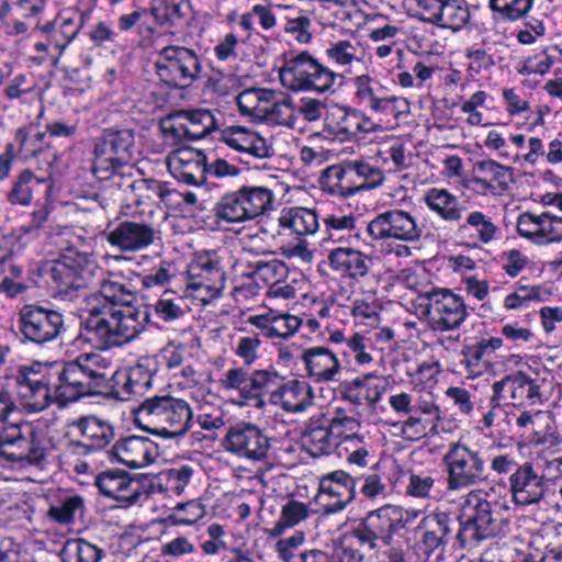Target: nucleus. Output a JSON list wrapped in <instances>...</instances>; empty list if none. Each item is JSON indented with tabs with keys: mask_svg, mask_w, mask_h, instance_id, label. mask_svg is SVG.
I'll use <instances>...</instances> for the list:
<instances>
[{
	"mask_svg": "<svg viewBox=\"0 0 562 562\" xmlns=\"http://www.w3.org/2000/svg\"><path fill=\"white\" fill-rule=\"evenodd\" d=\"M150 324L147 306L127 305L93 307L81 319L79 337L101 350L122 347L146 330Z\"/></svg>",
	"mask_w": 562,
	"mask_h": 562,
	"instance_id": "1",
	"label": "nucleus"
},
{
	"mask_svg": "<svg viewBox=\"0 0 562 562\" xmlns=\"http://www.w3.org/2000/svg\"><path fill=\"white\" fill-rule=\"evenodd\" d=\"M55 375L54 395L61 405L85 396L108 394L111 389L105 368L100 366L99 356L93 353L80 355L76 360L63 363Z\"/></svg>",
	"mask_w": 562,
	"mask_h": 562,
	"instance_id": "2",
	"label": "nucleus"
},
{
	"mask_svg": "<svg viewBox=\"0 0 562 562\" xmlns=\"http://www.w3.org/2000/svg\"><path fill=\"white\" fill-rule=\"evenodd\" d=\"M192 418L189 403L170 395L148 397L135 409V419L145 431L166 439L187 434Z\"/></svg>",
	"mask_w": 562,
	"mask_h": 562,
	"instance_id": "3",
	"label": "nucleus"
},
{
	"mask_svg": "<svg viewBox=\"0 0 562 562\" xmlns=\"http://www.w3.org/2000/svg\"><path fill=\"white\" fill-rule=\"evenodd\" d=\"M101 272L92 252L75 246L64 248L56 259L46 261L40 268L45 282L63 294H68L70 290L90 288Z\"/></svg>",
	"mask_w": 562,
	"mask_h": 562,
	"instance_id": "4",
	"label": "nucleus"
},
{
	"mask_svg": "<svg viewBox=\"0 0 562 562\" xmlns=\"http://www.w3.org/2000/svg\"><path fill=\"white\" fill-rule=\"evenodd\" d=\"M506 527L507 520L503 517L498 503L470 496L456 539L461 548L473 547L484 540L503 536Z\"/></svg>",
	"mask_w": 562,
	"mask_h": 562,
	"instance_id": "5",
	"label": "nucleus"
},
{
	"mask_svg": "<svg viewBox=\"0 0 562 562\" xmlns=\"http://www.w3.org/2000/svg\"><path fill=\"white\" fill-rule=\"evenodd\" d=\"M135 153L133 128H106L94 139L92 171L98 178L108 179L110 175L132 164Z\"/></svg>",
	"mask_w": 562,
	"mask_h": 562,
	"instance_id": "6",
	"label": "nucleus"
},
{
	"mask_svg": "<svg viewBox=\"0 0 562 562\" xmlns=\"http://www.w3.org/2000/svg\"><path fill=\"white\" fill-rule=\"evenodd\" d=\"M336 78L335 71L321 64L306 50L288 59L280 69L282 85L293 91L314 90L324 93L333 88Z\"/></svg>",
	"mask_w": 562,
	"mask_h": 562,
	"instance_id": "7",
	"label": "nucleus"
},
{
	"mask_svg": "<svg viewBox=\"0 0 562 562\" xmlns=\"http://www.w3.org/2000/svg\"><path fill=\"white\" fill-rule=\"evenodd\" d=\"M405 510L396 505L386 504L370 510L360 522L353 527L352 536L370 550L379 547L378 542L391 544L393 535L406 525Z\"/></svg>",
	"mask_w": 562,
	"mask_h": 562,
	"instance_id": "8",
	"label": "nucleus"
},
{
	"mask_svg": "<svg viewBox=\"0 0 562 562\" xmlns=\"http://www.w3.org/2000/svg\"><path fill=\"white\" fill-rule=\"evenodd\" d=\"M18 328L22 342L44 346L65 330L64 315L38 304H26L18 313Z\"/></svg>",
	"mask_w": 562,
	"mask_h": 562,
	"instance_id": "9",
	"label": "nucleus"
},
{
	"mask_svg": "<svg viewBox=\"0 0 562 562\" xmlns=\"http://www.w3.org/2000/svg\"><path fill=\"white\" fill-rule=\"evenodd\" d=\"M0 457L12 463L41 465L46 450L27 424H10L0 432Z\"/></svg>",
	"mask_w": 562,
	"mask_h": 562,
	"instance_id": "10",
	"label": "nucleus"
},
{
	"mask_svg": "<svg viewBox=\"0 0 562 562\" xmlns=\"http://www.w3.org/2000/svg\"><path fill=\"white\" fill-rule=\"evenodd\" d=\"M159 79L171 88H183L195 81L201 63L194 50L184 46H167L155 63Z\"/></svg>",
	"mask_w": 562,
	"mask_h": 562,
	"instance_id": "11",
	"label": "nucleus"
},
{
	"mask_svg": "<svg viewBox=\"0 0 562 562\" xmlns=\"http://www.w3.org/2000/svg\"><path fill=\"white\" fill-rule=\"evenodd\" d=\"M443 462L447 467L450 491L474 485L486 477L484 461L480 453L460 442L450 446Z\"/></svg>",
	"mask_w": 562,
	"mask_h": 562,
	"instance_id": "12",
	"label": "nucleus"
},
{
	"mask_svg": "<svg viewBox=\"0 0 562 562\" xmlns=\"http://www.w3.org/2000/svg\"><path fill=\"white\" fill-rule=\"evenodd\" d=\"M429 301L427 313L429 326L435 331L459 328L468 316L463 299L448 289H432L422 294Z\"/></svg>",
	"mask_w": 562,
	"mask_h": 562,
	"instance_id": "13",
	"label": "nucleus"
},
{
	"mask_svg": "<svg viewBox=\"0 0 562 562\" xmlns=\"http://www.w3.org/2000/svg\"><path fill=\"white\" fill-rule=\"evenodd\" d=\"M190 282L187 289L204 292L202 301H211L222 295L225 288V272L215 251H202L194 255L188 266Z\"/></svg>",
	"mask_w": 562,
	"mask_h": 562,
	"instance_id": "14",
	"label": "nucleus"
},
{
	"mask_svg": "<svg viewBox=\"0 0 562 562\" xmlns=\"http://www.w3.org/2000/svg\"><path fill=\"white\" fill-rule=\"evenodd\" d=\"M367 232L373 239H397L406 243L419 240L422 227L406 211L393 209L378 214L367 226Z\"/></svg>",
	"mask_w": 562,
	"mask_h": 562,
	"instance_id": "15",
	"label": "nucleus"
},
{
	"mask_svg": "<svg viewBox=\"0 0 562 562\" xmlns=\"http://www.w3.org/2000/svg\"><path fill=\"white\" fill-rule=\"evenodd\" d=\"M281 379L277 371L255 370L249 373L241 367L227 370L225 378L221 381L226 390H236L245 400H257L256 406H263L261 396L267 393L272 385H277Z\"/></svg>",
	"mask_w": 562,
	"mask_h": 562,
	"instance_id": "16",
	"label": "nucleus"
},
{
	"mask_svg": "<svg viewBox=\"0 0 562 562\" xmlns=\"http://www.w3.org/2000/svg\"><path fill=\"white\" fill-rule=\"evenodd\" d=\"M158 232L146 222L122 221L102 232L105 240L122 252H137L153 245Z\"/></svg>",
	"mask_w": 562,
	"mask_h": 562,
	"instance_id": "17",
	"label": "nucleus"
},
{
	"mask_svg": "<svg viewBox=\"0 0 562 562\" xmlns=\"http://www.w3.org/2000/svg\"><path fill=\"white\" fill-rule=\"evenodd\" d=\"M224 447L239 457L260 460L267 456L270 440L257 425L239 423L229 428Z\"/></svg>",
	"mask_w": 562,
	"mask_h": 562,
	"instance_id": "18",
	"label": "nucleus"
},
{
	"mask_svg": "<svg viewBox=\"0 0 562 562\" xmlns=\"http://www.w3.org/2000/svg\"><path fill=\"white\" fill-rule=\"evenodd\" d=\"M14 379L32 411L42 412L56 401L54 384L57 382L53 381L50 373L35 370L34 367H20Z\"/></svg>",
	"mask_w": 562,
	"mask_h": 562,
	"instance_id": "19",
	"label": "nucleus"
},
{
	"mask_svg": "<svg viewBox=\"0 0 562 562\" xmlns=\"http://www.w3.org/2000/svg\"><path fill=\"white\" fill-rule=\"evenodd\" d=\"M112 463H121L130 469L143 468L155 461L158 456V446L148 438L128 436L119 439L106 451Z\"/></svg>",
	"mask_w": 562,
	"mask_h": 562,
	"instance_id": "20",
	"label": "nucleus"
},
{
	"mask_svg": "<svg viewBox=\"0 0 562 562\" xmlns=\"http://www.w3.org/2000/svg\"><path fill=\"white\" fill-rule=\"evenodd\" d=\"M170 127H164L172 137L182 140H198L217 130V120L209 109L179 111Z\"/></svg>",
	"mask_w": 562,
	"mask_h": 562,
	"instance_id": "21",
	"label": "nucleus"
},
{
	"mask_svg": "<svg viewBox=\"0 0 562 562\" xmlns=\"http://www.w3.org/2000/svg\"><path fill=\"white\" fill-rule=\"evenodd\" d=\"M318 497L324 503L325 514L342 510L356 496V480L342 470L324 475L319 481Z\"/></svg>",
	"mask_w": 562,
	"mask_h": 562,
	"instance_id": "22",
	"label": "nucleus"
},
{
	"mask_svg": "<svg viewBox=\"0 0 562 562\" xmlns=\"http://www.w3.org/2000/svg\"><path fill=\"white\" fill-rule=\"evenodd\" d=\"M95 485L102 495L125 507L135 504L142 495L140 483L123 470L102 471L95 477Z\"/></svg>",
	"mask_w": 562,
	"mask_h": 562,
	"instance_id": "23",
	"label": "nucleus"
},
{
	"mask_svg": "<svg viewBox=\"0 0 562 562\" xmlns=\"http://www.w3.org/2000/svg\"><path fill=\"white\" fill-rule=\"evenodd\" d=\"M154 371L144 362H138L127 371H116L111 378L108 394L114 398L127 401L132 395H143L151 387Z\"/></svg>",
	"mask_w": 562,
	"mask_h": 562,
	"instance_id": "24",
	"label": "nucleus"
},
{
	"mask_svg": "<svg viewBox=\"0 0 562 562\" xmlns=\"http://www.w3.org/2000/svg\"><path fill=\"white\" fill-rule=\"evenodd\" d=\"M452 524L453 520L447 513H434L419 521V546L425 555L430 557L438 550L445 551L451 538Z\"/></svg>",
	"mask_w": 562,
	"mask_h": 562,
	"instance_id": "25",
	"label": "nucleus"
},
{
	"mask_svg": "<svg viewBox=\"0 0 562 562\" xmlns=\"http://www.w3.org/2000/svg\"><path fill=\"white\" fill-rule=\"evenodd\" d=\"M513 499L517 505L538 504L544 495L543 479L533 470L531 463L519 465L509 477Z\"/></svg>",
	"mask_w": 562,
	"mask_h": 562,
	"instance_id": "26",
	"label": "nucleus"
},
{
	"mask_svg": "<svg viewBox=\"0 0 562 562\" xmlns=\"http://www.w3.org/2000/svg\"><path fill=\"white\" fill-rule=\"evenodd\" d=\"M276 390L270 392L269 401L273 405H280L282 409L289 413L304 412L313 404V390L311 385L304 381L291 380L286 383L279 384Z\"/></svg>",
	"mask_w": 562,
	"mask_h": 562,
	"instance_id": "27",
	"label": "nucleus"
},
{
	"mask_svg": "<svg viewBox=\"0 0 562 562\" xmlns=\"http://www.w3.org/2000/svg\"><path fill=\"white\" fill-rule=\"evenodd\" d=\"M328 262L341 277L358 280L369 273L372 259L360 250L340 246L329 251Z\"/></svg>",
	"mask_w": 562,
	"mask_h": 562,
	"instance_id": "28",
	"label": "nucleus"
},
{
	"mask_svg": "<svg viewBox=\"0 0 562 562\" xmlns=\"http://www.w3.org/2000/svg\"><path fill=\"white\" fill-rule=\"evenodd\" d=\"M341 398L357 405L368 403L370 406L381 400L384 386L380 385L379 379L373 374H366L351 381H344L339 384Z\"/></svg>",
	"mask_w": 562,
	"mask_h": 562,
	"instance_id": "29",
	"label": "nucleus"
},
{
	"mask_svg": "<svg viewBox=\"0 0 562 562\" xmlns=\"http://www.w3.org/2000/svg\"><path fill=\"white\" fill-rule=\"evenodd\" d=\"M220 139L231 148L245 151L257 158L270 157L266 139L257 133L240 125H231L220 132Z\"/></svg>",
	"mask_w": 562,
	"mask_h": 562,
	"instance_id": "30",
	"label": "nucleus"
},
{
	"mask_svg": "<svg viewBox=\"0 0 562 562\" xmlns=\"http://www.w3.org/2000/svg\"><path fill=\"white\" fill-rule=\"evenodd\" d=\"M472 181L480 186L483 191L503 193L509 189L512 181V168L505 167L494 160L476 161L473 166Z\"/></svg>",
	"mask_w": 562,
	"mask_h": 562,
	"instance_id": "31",
	"label": "nucleus"
},
{
	"mask_svg": "<svg viewBox=\"0 0 562 562\" xmlns=\"http://www.w3.org/2000/svg\"><path fill=\"white\" fill-rule=\"evenodd\" d=\"M302 360L308 375L316 381H331L340 369L337 357L326 347L305 349Z\"/></svg>",
	"mask_w": 562,
	"mask_h": 562,
	"instance_id": "32",
	"label": "nucleus"
},
{
	"mask_svg": "<svg viewBox=\"0 0 562 562\" xmlns=\"http://www.w3.org/2000/svg\"><path fill=\"white\" fill-rule=\"evenodd\" d=\"M50 168L52 164H48V169ZM52 183L49 170L44 176H36L31 169H24L14 180L11 190L7 194V199L13 205H30L34 198L35 189L41 184H45L49 189Z\"/></svg>",
	"mask_w": 562,
	"mask_h": 562,
	"instance_id": "33",
	"label": "nucleus"
},
{
	"mask_svg": "<svg viewBox=\"0 0 562 562\" xmlns=\"http://www.w3.org/2000/svg\"><path fill=\"white\" fill-rule=\"evenodd\" d=\"M426 205L446 222L457 223L463 216L465 206L446 189L431 188L424 196Z\"/></svg>",
	"mask_w": 562,
	"mask_h": 562,
	"instance_id": "34",
	"label": "nucleus"
},
{
	"mask_svg": "<svg viewBox=\"0 0 562 562\" xmlns=\"http://www.w3.org/2000/svg\"><path fill=\"white\" fill-rule=\"evenodd\" d=\"M241 189L235 192L226 193L215 204L214 213L217 220L227 223H243L254 220L249 207L245 204Z\"/></svg>",
	"mask_w": 562,
	"mask_h": 562,
	"instance_id": "35",
	"label": "nucleus"
},
{
	"mask_svg": "<svg viewBox=\"0 0 562 562\" xmlns=\"http://www.w3.org/2000/svg\"><path fill=\"white\" fill-rule=\"evenodd\" d=\"M321 184L325 191L341 196L355 194V179H352L348 162L344 165H331L321 176Z\"/></svg>",
	"mask_w": 562,
	"mask_h": 562,
	"instance_id": "36",
	"label": "nucleus"
},
{
	"mask_svg": "<svg viewBox=\"0 0 562 562\" xmlns=\"http://www.w3.org/2000/svg\"><path fill=\"white\" fill-rule=\"evenodd\" d=\"M77 428L95 450L105 448L114 439V429L111 424L95 416L80 418L76 423Z\"/></svg>",
	"mask_w": 562,
	"mask_h": 562,
	"instance_id": "37",
	"label": "nucleus"
},
{
	"mask_svg": "<svg viewBox=\"0 0 562 562\" xmlns=\"http://www.w3.org/2000/svg\"><path fill=\"white\" fill-rule=\"evenodd\" d=\"M498 232L491 217L480 211L471 212L465 222L458 227V234L462 237L476 238L482 244L491 243Z\"/></svg>",
	"mask_w": 562,
	"mask_h": 562,
	"instance_id": "38",
	"label": "nucleus"
},
{
	"mask_svg": "<svg viewBox=\"0 0 562 562\" xmlns=\"http://www.w3.org/2000/svg\"><path fill=\"white\" fill-rule=\"evenodd\" d=\"M283 228H289L296 235L313 234L318 228L317 214L306 207H293L283 213L279 218Z\"/></svg>",
	"mask_w": 562,
	"mask_h": 562,
	"instance_id": "39",
	"label": "nucleus"
},
{
	"mask_svg": "<svg viewBox=\"0 0 562 562\" xmlns=\"http://www.w3.org/2000/svg\"><path fill=\"white\" fill-rule=\"evenodd\" d=\"M61 562H100L104 552L85 539H68L60 550Z\"/></svg>",
	"mask_w": 562,
	"mask_h": 562,
	"instance_id": "40",
	"label": "nucleus"
},
{
	"mask_svg": "<svg viewBox=\"0 0 562 562\" xmlns=\"http://www.w3.org/2000/svg\"><path fill=\"white\" fill-rule=\"evenodd\" d=\"M541 396L540 385L524 371L512 374L510 398L515 406H522L526 402L535 404Z\"/></svg>",
	"mask_w": 562,
	"mask_h": 562,
	"instance_id": "41",
	"label": "nucleus"
},
{
	"mask_svg": "<svg viewBox=\"0 0 562 562\" xmlns=\"http://www.w3.org/2000/svg\"><path fill=\"white\" fill-rule=\"evenodd\" d=\"M441 12L437 24L439 27L459 31L470 20V11L464 0H443Z\"/></svg>",
	"mask_w": 562,
	"mask_h": 562,
	"instance_id": "42",
	"label": "nucleus"
},
{
	"mask_svg": "<svg viewBox=\"0 0 562 562\" xmlns=\"http://www.w3.org/2000/svg\"><path fill=\"white\" fill-rule=\"evenodd\" d=\"M348 167L351 171L352 179L358 177V180H360L359 182L355 181V194L359 191L376 188L384 180L383 171L380 168L371 166L362 160L349 161Z\"/></svg>",
	"mask_w": 562,
	"mask_h": 562,
	"instance_id": "43",
	"label": "nucleus"
},
{
	"mask_svg": "<svg viewBox=\"0 0 562 562\" xmlns=\"http://www.w3.org/2000/svg\"><path fill=\"white\" fill-rule=\"evenodd\" d=\"M240 189L254 220L272 207L274 195L270 189L256 186H243Z\"/></svg>",
	"mask_w": 562,
	"mask_h": 562,
	"instance_id": "44",
	"label": "nucleus"
},
{
	"mask_svg": "<svg viewBox=\"0 0 562 562\" xmlns=\"http://www.w3.org/2000/svg\"><path fill=\"white\" fill-rule=\"evenodd\" d=\"M307 517V506L302 502L291 499L282 506L280 518L274 524L271 533L279 536L283 533L286 528L294 527Z\"/></svg>",
	"mask_w": 562,
	"mask_h": 562,
	"instance_id": "45",
	"label": "nucleus"
},
{
	"mask_svg": "<svg viewBox=\"0 0 562 562\" xmlns=\"http://www.w3.org/2000/svg\"><path fill=\"white\" fill-rule=\"evenodd\" d=\"M99 295L104 299L102 306H122L132 303L133 292L122 283L102 278L99 281Z\"/></svg>",
	"mask_w": 562,
	"mask_h": 562,
	"instance_id": "46",
	"label": "nucleus"
},
{
	"mask_svg": "<svg viewBox=\"0 0 562 562\" xmlns=\"http://www.w3.org/2000/svg\"><path fill=\"white\" fill-rule=\"evenodd\" d=\"M205 514V506L199 501L193 499L177 504L173 508V513L168 516V519L176 526H192L202 519Z\"/></svg>",
	"mask_w": 562,
	"mask_h": 562,
	"instance_id": "47",
	"label": "nucleus"
},
{
	"mask_svg": "<svg viewBox=\"0 0 562 562\" xmlns=\"http://www.w3.org/2000/svg\"><path fill=\"white\" fill-rule=\"evenodd\" d=\"M533 0H490V8L503 19L516 21L527 15Z\"/></svg>",
	"mask_w": 562,
	"mask_h": 562,
	"instance_id": "48",
	"label": "nucleus"
},
{
	"mask_svg": "<svg viewBox=\"0 0 562 562\" xmlns=\"http://www.w3.org/2000/svg\"><path fill=\"white\" fill-rule=\"evenodd\" d=\"M503 346L499 337L482 338L480 341L464 346L462 355L468 367L477 366L484 356L498 350Z\"/></svg>",
	"mask_w": 562,
	"mask_h": 562,
	"instance_id": "49",
	"label": "nucleus"
},
{
	"mask_svg": "<svg viewBox=\"0 0 562 562\" xmlns=\"http://www.w3.org/2000/svg\"><path fill=\"white\" fill-rule=\"evenodd\" d=\"M175 177L190 186H201L206 181L207 157L198 159L184 166H177L173 170Z\"/></svg>",
	"mask_w": 562,
	"mask_h": 562,
	"instance_id": "50",
	"label": "nucleus"
},
{
	"mask_svg": "<svg viewBox=\"0 0 562 562\" xmlns=\"http://www.w3.org/2000/svg\"><path fill=\"white\" fill-rule=\"evenodd\" d=\"M333 436H336V434L333 432L330 426L328 428L315 427L304 432L303 440L305 445L310 446L313 454H328L333 447Z\"/></svg>",
	"mask_w": 562,
	"mask_h": 562,
	"instance_id": "51",
	"label": "nucleus"
},
{
	"mask_svg": "<svg viewBox=\"0 0 562 562\" xmlns=\"http://www.w3.org/2000/svg\"><path fill=\"white\" fill-rule=\"evenodd\" d=\"M538 224L539 229L536 244L543 245L562 239V217L543 212L540 214V223Z\"/></svg>",
	"mask_w": 562,
	"mask_h": 562,
	"instance_id": "52",
	"label": "nucleus"
},
{
	"mask_svg": "<svg viewBox=\"0 0 562 562\" xmlns=\"http://www.w3.org/2000/svg\"><path fill=\"white\" fill-rule=\"evenodd\" d=\"M543 293L550 294V292L544 291L543 286L541 285H520L515 290V292L506 296L504 306L507 310H518L527 302L542 301Z\"/></svg>",
	"mask_w": 562,
	"mask_h": 562,
	"instance_id": "53",
	"label": "nucleus"
},
{
	"mask_svg": "<svg viewBox=\"0 0 562 562\" xmlns=\"http://www.w3.org/2000/svg\"><path fill=\"white\" fill-rule=\"evenodd\" d=\"M361 50L358 43L350 41H338L326 49L328 58L340 66L349 65L358 59V53Z\"/></svg>",
	"mask_w": 562,
	"mask_h": 562,
	"instance_id": "54",
	"label": "nucleus"
},
{
	"mask_svg": "<svg viewBox=\"0 0 562 562\" xmlns=\"http://www.w3.org/2000/svg\"><path fill=\"white\" fill-rule=\"evenodd\" d=\"M266 121L278 125L293 126L295 116L292 99L290 97H283L280 100L276 99Z\"/></svg>",
	"mask_w": 562,
	"mask_h": 562,
	"instance_id": "55",
	"label": "nucleus"
},
{
	"mask_svg": "<svg viewBox=\"0 0 562 562\" xmlns=\"http://www.w3.org/2000/svg\"><path fill=\"white\" fill-rule=\"evenodd\" d=\"M172 292L165 291L162 296L154 304V312L158 318L166 323L180 318L184 312L170 296Z\"/></svg>",
	"mask_w": 562,
	"mask_h": 562,
	"instance_id": "56",
	"label": "nucleus"
},
{
	"mask_svg": "<svg viewBox=\"0 0 562 562\" xmlns=\"http://www.w3.org/2000/svg\"><path fill=\"white\" fill-rule=\"evenodd\" d=\"M83 507L82 497L76 495L66 498L60 506H53L49 516L59 524H69L74 520L75 513Z\"/></svg>",
	"mask_w": 562,
	"mask_h": 562,
	"instance_id": "57",
	"label": "nucleus"
},
{
	"mask_svg": "<svg viewBox=\"0 0 562 562\" xmlns=\"http://www.w3.org/2000/svg\"><path fill=\"white\" fill-rule=\"evenodd\" d=\"M329 426L331 427L333 432H335L337 437L344 436L346 441H362V437L356 432L344 435L342 428L349 431H353L359 427V423L353 417L346 416L342 409H337L336 415L331 419Z\"/></svg>",
	"mask_w": 562,
	"mask_h": 562,
	"instance_id": "58",
	"label": "nucleus"
},
{
	"mask_svg": "<svg viewBox=\"0 0 562 562\" xmlns=\"http://www.w3.org/2000/svg\"><path fill=\"white\" fill-rule=\"evenodd\" d=\"M261 95H269V90L247 89L240 92L236 97V102L240 113L252 117L255 112H260V109H258V101Z\"/></svg>",
	"mask_w": 562,
	"mask_h": 562,
	"instance_id": "59",
	"label": "nucleus"
},
{
	"mask_svg": "<svg viewBox=\"0 0 562 562\" xmlns=\"http://www.w3.org/2000/svg\"><path fill=\"white\" fill-rule=\"evenodd\" d=\"M301 324L302 321L294 315L285 314L276 317L273 325L268 330V336L288 338L299 329Z\"/></svg>",
	"mask_w": 562,
	"mask_h": 562,
	"instance_id": "60",
	"label": "nucleus"
},
{
	"mask_svg": "<svg viewBox=\"0 0 562 562\" xmlns=\"http://www.w3.org/2000/svg\"><path fill=\"white\" fill-rule=\"evenodd\" d=\"M434 484L435 479L431 475L412 473L406 492L411 496L425 498L429 496Z\"/></svg>",
	"mask_w": 562,
	"mask_h": 562,
	"instance_id": "61",
	"label": "nucleus"
},
{
	"mask_svg": "<svg viewBox=\"0 0 562 562\" xmlns=\"http://www.w3.org/2000/svg\"><path fill=\"white\" fill-rule=\"evenodd\" d=\"M261 341L257 335L241 337L236 347V355L243 359L246 366L252 364L258 358L257 349Z\"/></svg>",
	"mask_w": 562,
	"mask_h": 562,
	"instance_id": "62",
	"label": "nucleus"
},
{
	"mask_svg": "<svg viewBox=\"0 0 562 562\" xmlns=\"http://www.w3.org/2000/svg\"><path fill=\"white\" fill-rule=\"evenodd\" d=\"M310 26L311 19L306 15H299L286 21L284 31L286 33L295 34L296 41L305 44L308 43L312 37L311 33L308 32Z\"/></svg>",
	"mask_w": 562,
	"mask_h": 562,
	"instance_id": "63",
	"label": "nucleus"
},
{
	"mask_svg": "<svg viewBox=\"0 0 562 562\" xmlns=\"http://www.w3.org/2000/svg\"><path fill=\"white\" fill-rule=\"evenodd\" d=\"M193 470L190 465H181L178 469H170L167 472V482L170 484V488L178 495H180L188 483L191 480Z\"/></svg>",
	"mask_w": 562,
	"mask_h": 562,
	"instance_id": "64",
	"label": "nucleus"
}]
</instances>
